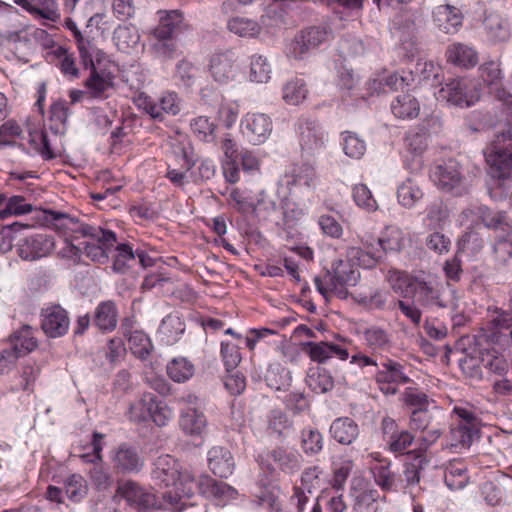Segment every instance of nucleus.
<instances>
[{
    "instance_id": "7ed1b4c3",
    "label": "nucleus",
    "mask_w": 512,
    "mask_h": 512,
    "mask_svg": "<svg viewBox=\"0 0 512 512\" xmlns=\"http://www.w3.org/2000/svg\"><path fill=\"white\" fill-rule=\"evenodd\" d=\"M416 287L412 298L422 307L424 312H434L439 309L456 310L458 307L456 291L448 288L435 277L422 275L416 279Z\"/></svg>"
},
{
    "instance_id": "c03bdc74",
    "label": "nucleus",
    "mask_w": 512,
    "mask_h": 512,
    "mask_svg": "<svg viewBox=\"0 0 512 512\" xmlns=\"http://www.w3.org/2000/svg\"><path fill=\"white\" fill-rule=\"evenodd\" d=\"M404 233L395 226H387L380 236V253L382 257L389 252H399L404 247Z\"/></svg>"
},
{
    "instance_id": "f03ea898",
    "label": "nucleus",
    "mask_w": 512,
    "mask_h": 512,
    "mask_svg": "<svg viewBox=\"0 0 512 512\" xmlns=\"http://www.w3.org/2000/svg\"><path fill=\"white\" fill-rule=\"evenodd\" d=\"M44 213L47 221L55 222L58 227L87 238V241H83V254L92 261L100 264L108 261L109 252L117 241L116 234L113 231L80 222L77 218L58 211L46 210Z\"/></svg>"
},
{
    "instance_id": "3c124183",
    "label": "nucleus",
    "mask_w": 512,
    "mask_h": 512,
    "mask_svg": "<svg viewBox=\"0 0 512 512\" xmlns=\"http://www.w3.org/2000/svg\"><path fill=\"white\" fill-rule=\"evenodd\" d=\"M175 79L186 88L194 86L200 77V69L187 59L180 60L176 65Z\"/></svg>"
},
{
    "instance_id": "2f4dec72",
    "label": "nucleus",
    "mask_w": 512,
    "mask_h": 512,
    "mask_svg": "<svg viewBox=\"0 0 512 512\" xmlns=\"http://www.w3.org/2000/svg\"><path fill=\"white\" fill-rule=\"evenodd\" d=\"M207 425L205 415L195 406H189L181 410L179 426L181 430L190 436H200Z\"/></svg>"
},
{
    "instance_id": "6e6d98bb",
    "label": "nucleus",
    "mask_w": 512,
    "mask_h": 512,
    "mask_svg": "<svg viewBox=\"0 0 512 512\" xmlns=\"http://www.w3.org/2000/svg\"><path fill=\"white\" fill-rule=\"evenodd\" d=\"M113 39L120 49L136 46L140 41L137 28L131 24L119 25L113 33Z\"/></svg>"
},
{
    "instance_id": "2eb2a0df",
    "label": "nucleus",
    "mask_w": 512,
    "mask_h": 512,
    "mask_svg": "<svg viewBox=\"0 0 512 512\" xmlns=\"http://www.w3.org/2000/svg\"><path fill=\"white\" fill-rule=\"evenodd\" d=\"M480 77L488 86L492 94L505 107L507 113L512 117V94L502 86L501 70L494 61L486 62L479 68Z\"/></svg>"
},
{
    "instance_id": "79ce46f5",
    "label": "nucleus",
    "mask_w": 512,
    "mask_h": 512,
    "mask_svg": "<svg viewBox=\"0 0 512 512\" xmlns=\"http://www.w3.org/2000/svg\"><path fill=\"white\" fill-rule=\"evenodd\" d=\"M166 372L172 381L184 383L194 375L195 367L187 358L176 357L168 362Z\"/></svg>"
},
{
    "instance_id": "6e6552de",
    "label": "nucleus",
    "mask_w": 512,
    "mask_h": 512,
    "mask_svg": "<svg viewBox=\"0 0 512 512\" xmlns=\"http://www.w3.org/2000/svg\"><path fill=\"white\" fill-rule=\"evenodd\" d=\"M430 178L443 192L460 196L466 192L464 178L455 160H448L442 164L433 166L430 170Z\"/></svg>"
},
{
    "instance_id": "e433bc0d",
    "label": "nucleus",
    "mask_w": 512,
    "mask_h": 512,
    "mask_svg": "<svg viewBox=\"0 0 512 512\" xmlns=\"http://www.w3.org/2000/svg\"><path fill=\"white\" fill-rule=\"evenodd\" d=\"M11 347L19 357L24 356L32 351H34L38 347V342L34 337V331L31 326L24 325L18 331H16L10 337Z\"/></svg>"
},
{
    "instance_id": "ddd939ff",
    "label": "nucleus",
    "mask_w": 512,
    "mask_h": 512,
    "mask_svg": "<svg viewBox=\"0 0 512 512\" xmlns=\"http://www.w3.org/2000/svg\"><path fill=\"white\" fill-rule=\"evenodd\" d=\"M54 247L53 236L40 233L20 239L16 244V252L23 261H37L49 256Z\"/></svg>"
},
{
    "instance_id": "39448f33",
    "label": "nucleus",
    "mask_w": 512,
    "mask_h": 512,
    "mask_svg": "<svg viewBox=\"0 0 512 512\" xmlns=\"http://www.w3.org/2000/svg\"><path fill=\"white\" fill-rule=\"evenodd\" d=\"M360 246H351L347 249V258L354 264L366 269L375 267L381 260L380 236H377L374 228L367 226L358 233Z\"/></svg>"
},
{
    "instance_id": "f257e3e1",
    "label": "nucleus",
    "mask_w": 512,
    "mask_h": 512,
    "mask_svg": "<svg viewBox=\"0 0 512 512\" xmlns=\"http://www.w3.org/2000/svg\"><path fill=\"white\" fill-rule=\"evenodd\" d=\"M151 477L159 488H168L162 497L172 505L182 498H191L197 489L205 497L220 501L235 499L237 495L235 488L208 475H202L196 481L190 472L180 471L178 462L170 455L156 459Z\"/></svg>"
},
{
    "instance_id": "bf43d9fd",
    "label": "nucleus",
    "mask_w": 512,
    "mask_h": 512,
    "mask_svg": "<svg viewBox=\"0 0 512 512\" xmlns=\"http://www.w3.org/2000/svg\"><path fill=\"white\" fill-rule=\"evenodd\" d=\"M268 430L283 437L285 431L292 429L293 421L280 409H273L267 415Z\"/></svg>"
},
{
    "instance_id": "4c0bfd02",
    "label": "nucleus",
    "mask_w": 512,
    "mask_h": 512,
    "mask_svg": "<svg viewBox=\"0 0 512 512\" xmlns=\"http://www.w3.org/2000/svg\"><path fill=\"white\" fill-rule=\"evenodd\" d=\"M391 465L390 461L383 460L371 468L375 483L384 492L396 491L399 487L397 474L392 471Z\"/></svg>"
},
{
    "instance_id": "338daca9",
    "label": "nucleus",
    "mask_w": 512,
    "mask_h": 512,
    "mask_svg": "<svg viewBox=\"0 0 512 512\" xmlns=\"http://www.w3.org/2000/svg\"><path fill=\"white\" fill-rule=\"evenodd\" d=\"M117 254L113 261L112 269L117 273H125L132 263L136 261V252L128 244H119L116 247Z\"/></svg>"
},
{
    "instance_id": "a878e982",
    "label": "nucleus",
    "mask_w": 512,
    "mask_h": 512,
    "mask_svg": "<svg viewBox=\"0 0 512 512\" xmlns=\"http://www.w3.org/2000/svg\"><path fill=\"white\" fill-rule=\"evenodd\" d=\"M485 158L494 177L505 178L508 176L512 167V150L498 148L491 144L485 150Z\"/></svg>"
},
{
    "instance_id": "f8f14e48",
    "label": "nucleus",
    "mask_w": 512,
    "mask_h": 512,
    "mask_svg": "<svg viewBox=\"0 0 512 512\" xmlns=\"http://www.w3.org/2000/svg\"><path fill=\"white\" fill-rule=\"evenodd\" d=\"M375 380L380 385L382 392L386 394H396L398 385H404L411 381L405 373V367L400 362L391 358H385L381 362L375 374Z\"/></svg>"
},
{
    "instance_id": "0eeeda50",
    "label": "nucleus",
    "mask_w": 512,
    "mask_h": 512,
    "mask_svg": "<svg viewBox=\"0 0 512 512\" xmlns=\"http://www.w3.org/2000/svg\"><path fill=\"white\" fill-rule=\"evenodd\" d=\"M453 413L457 416L450 430L449 445L454 448H469L477 435L479 420L476 414L467 408L455 406Z\"/></svg>"
},
{
    "instance_id": "dca6fc26",
    "label": "nucleus",
    "mask_w": 512,
    "mask_h": 512,
    "mask_svg": "<svg viewBox=\"0 0 512 512\" xmlns=\"http://www.w3.org/2000/svg\"><path fill=\"white\" fill-rule=\"evenodd\" d=\"M350 341L341 338L338 343L320 341V342H307L303 345V350L309 355L312 361L318 363H325L332 357H337L340 360H346L349 357L348 345Z\"/></svg>"
},
{
    "instance_id": "a18cd8bd",
    "label": "nucleus",
    "mask_w": 512,
    "mask_h": 512,
    "mask_svg": "<svg viewBox=\"0 0 512 512\" xmlns=\"http://www.w3.org/2000/svg\"><path fill=\"white\" fill-rule=\"evenodd\" d=\"M278 203L276 196L269 194L267 191H260L254 201L252 214L265 221L270 220L278 211Z\"/></svg>"
},
{
    "instance_id": "49530a36",
    "label": "nucleus",
    "mask_w": 512,
    "mask_h": 512,
    "mask_svg": "<svg viewBox=\"0 0 512 512\" xmlns=\"http://www.w3.org/2000/svg\"><path fill=\"white\" fill-rule=\"evenodd\" d=\"M427 220L430 230H443L449 222L450 212L442 200H435L427 207Z\"/></svg>"
},
{
    "instance_id": "9b49d317",
    "label": "nucleus",
    "mask_w": 512,
    "mask_h": 512,
    "mask_svg": "<svg viewBox=\"0 0 512 512\" xmlns=\"http://www.w3.org/2000/svg\"><path fill=\"white\" fill-rule=\"evenodd\" d=\"M440 97L456 106L469 107L480 99V91L466 78L453 79L439 91Z\"/></svg>"
},
{
    "instance_id": "a211bd4d",
    "label": "nucleus",
    "mask_w": 512,
    "mask_h": 512,
    "mask_svg": "<svg viewBox=\"0 0 512 512\" xmlns=\"http://www.w3.org/2000/svg\"><path fill=\"white\" fill-rule=\"evenodd\" d=\"M115 496L125 499L130 506L139 511H148L157 505L156 496L132 480L119 484Z\"/></svg>"
},
{
    "instance_id": "774afa93",
    "label": "nucleus",
    "mask_w": 512,
    "mask_h": 512,
    "mask_svg": "<svg viewBox=\"0 0 512 512\" xmlns=\"http://www.w3.org/2000/svg\"><path fill=\"white\" fill-rule=\"evenodd\" d=\"M305 83L301 79H295L287 82L283 87V99L291 105H298L307 94Z\"/></svg>"
},
{
    "instance_id": "4be33fe9",
    "label": "nucleus",
    "mask_w": 512,
    "mask_h": 512,
    "mask_svg": "<svg viewBox=\"0 0 512 512\" xmlns=\"http://www.w3.org/2000/svg\"><path fill=\"white\" fill-rule=\"evenodd\" d=\"M89 77L84 81L88 99L103 100L108 98V91L113 88L114 76L111 72L101 69L99 65L89 66Z\"/></svg>"
},
{
    "instance_id": "473e14b6",
    "label": "nucleus",
    "mask_w": 512,
    "mask_h": 512,
    "mask_svg": "<svg viewBox=\"0 0 512 512\" xmlns=\"http://www.w3.org/2000/svg\"><path fill=\"white\" fill-rule=\"evenodd\" d=\"M118 322V309L114 301L100 302L93 316L94 325L103 332L113 331Z\"/></svg>"
},
{
    "instance_id": "f3484780",
    "label": "nucleus",
    "mask_w": 512,
    "mask_h": 512,
    "mask_svg": "<svg viewBox=\"0 0 512 512\" xmlns=\"http://www.w3.org/2000/svg\"><path fill=\"white\" fill-rule=\"evenodd\" d=\"M70 326L68 312L58 304L50 305L41 311V328L50 338L64 336Z\"/></svg>"
},
{
    "instance_id": "4d7b16f0",
    "label": "nucleus",
    "mask_w": 512,
    "mask_h": 512,
    "mask_svg": "<svg viewBox=\"0 0 512 512\" xmlns=\"http://www.w3.org/2000/svg\"><path fill=\"white\" fill-rule=\"evenodd\" d=\"M76 42L85 69L94 64L100 65L101 57L104 56V53L96 49L91 40L83 36Z\"/></svg>"
},
{
    "instance_id": "680f3d73",
    "label": "nucleus",
    "mask_w": 512,
    "mask_h": 512,
    "mask_svg": "<svg viewBox=\"0 0 512 512\" xmlns=\"http://www.w3.org/2000/svg\"><path fill=\"white\" fill-rule=\"evenodd\" d=\"M220 355L227 372H231L240 364L242 356L238 343L229 340L221 342Z\"/></svg>"
},
{
    "instance_id": "20e7f679",
    "label": "nucleus",
    "mask_w": 512,
    "mask_h": 512,
    "mask_svg": "<svg viewBox=\"0 0 512 512\" xmlns=\"http://www.w3.org/2000/svg\"><path fill=\"white\" fill-rule=\"evenodd\" d=\"M332 36V29L327 25L307 27L299 31L287 44L285 53L289 58L303 59L310 50L316 49Z\"/></svg>"
},
{
    "instance_id": "6ab92c4d",
    "label": "nucleus",
    "mask_w": 512,
    "mask_h": 512,
    "mask_svg": "<svg viewBox=\"0 0 512 512\" xmlns=\"http://www.w3.org/2000/svg\"><path fill=\"white\" fill-rule=\"evenodd\" d=\"M111 463L117 473H138L144 466V459L136 447L127 443L120 444L111 452Z\"/></svg>"
},
{
    "instance_id": "603ef678",
    "label": "nucleus",
    "mask_w": 512,
    "mask_h": 512,
    "mask_svg": "<svg viewBox=\"0 0 512 512\" xmlns=\"http://www.w3.org/2000/svg\"><path fill=\"white\" fill-rule=\"evenodd\" d=\"M287 178L290 180L287 181V185H305L312 186L315 183L316 179V171L312 164L303 163L302 165H295L290 174H286Z\"/></svg>"
},
{
    "instance_id": "72a5a7b5",
    "label": "nucleus",
    "mask_w": 512,
    "mask_h": 512,
    "mask_svg": "<svg viewBox=\"0 0 512 512\" xmlns=\"http://www.w3.org/2000/svg\"><path fill=\"white\" fill-rule=\"evenodd\" d=\"M330 433L334 440L342 445L352 444L359 435L357 423L349 417L335 419L330 426Z\"/></svg>"
},
{
    "instance_id": "13d9d810",
    "label": "nucleus",
    "mask_w": 512,
    "mask_h": 512,
    "mask_svg": "<svg viewBox=\"0 0 512 512\" xmlns=\"http://www.w3.org/2000/svg\"><path fill=\"white\" fill-rule=\"evenodd\" d=\"M301 448L307 455L318 454L323 448V436L316 428H304L301 432Z\"/></svg>"
},
{
    "instance_id": "09e8293b",
    "label": "nucleus",
    "mask_w": 512,
    "mask_h": 512,
    "mask_svg": "<svg viewBox=\"0 0 512 512\" xmlns=\"http://www.w3.org/2000/svg\"><path fill=\"white\" fill-rule=\"evenodd\" d=\"M154 397L155 395L152 393H144L140 399L132 403L128 410L129 419L135 422L149 420L154 405Z\"/></svg>"
},
{
    "instance_id": "ea45409f",
    "label": "nucleus",
    "mask_w": 512,
    "mask_h": 512,
    "mask_svg": "<svg viewBox=\"0 0 512 512\" xmlns=\"http://www.w3.org/2000/svg\"><path fill=\"white\" fill-rule=\"evenodd\" d=\"M363 337L367 347L373 351H387L392 347L391 334L380 326L366 328Z\"/></svg>"
},
{
    "instance_id": "423d86ee",
    "label": "nucleus",
    "mask_w": 512,
    "mask_h": 512,
    "mask_svg": "<svg viewBox=\"0 0 512 512\" xmlns=\"http://www.w3.org/2000/svg\"><path fill=\"white\" fill-rule=\"evenodd\" d=\"M136 106L153 120L162 122L165 115L176 116L181 111V100L176 92H163L157 99L140 93L135 99Z\"/></svg>"
},
{
    "instance_id": "c9c22d12",
    "label": "nucleus",
    "mask_w": 512,
    "mask_h": 512,
    "mask_svg": "<svg viewBox=\"0 0 512 512\" xmlns=\"http://www.w3.org/2000/svg\"><path fill=\"white\" fill-rule=\"evenodd\" d=\"M391 111L398 119H414L420 113V104L413 95L401 94L391 102Z\"/></svg>"
},
{
    "instance_id": "aec40b11",
    "label": "nucleus",
    "mask_w": 512,
    "mask_h": 512,
    "mask_svg": "<svg viewBox=\"0 0 512 512\" xmlns=\"http://www.w3.org/2000/svg\"><path fill=\"white\" fill-rule=\"evenodd\" d=\"M237 60L232 50L214 54L209 64V72L213 79L220 84L234 80L239 72Z\"/></svg>"
},
{
    "instance_id": "c85d7f7f",
    "label": "nucleus",
    "mask_w": 512,
    "mask_h": 512,
    "mask_svg": "<svg viewBox=\"0 0 512 512\" xmlns=\"http://www.w3.org/2000/svg\"><path fill=\"white\" fill-rule=\"evenodd\" d=\"M123 334L128 339L131 352L139 359L146 360L153 348L150 338L139 330H132L131 321L125 319L122 324Z\"/></svg>"
},
{
    "instance_id": "5fc2aeb1",
    "label": "nucleus",
    "mask_w": 512,
    "mask_h": 512,
    "mask_svg": "<svg viewBox=\"0 0 512 512\" xmlns=\"http://www.w3.org/2000/svg\"><path fill=\"white\" fill-rule=\"evenodd\" d=\"M397 197L401 205L411 208L423 197V191L409 178L398 187Z\"/></svg>"
},
{
    "instance_id": "7c9ffc66",
    "label": "nucleus",
    "mask_w": 512,
    "mask_h": 512,
    "mask_svg": "<svg viewBox=\"0 0 512 512\" xmlns=\"http://www.w3.org/2000/svg\"><path fill=\"white\" fill-rule=\"evenodd\" d=\"M351 260L344 261L339 259L332 264V272H326V278L330 280V284L335 283L337 287L354 286L359 277V271L350 263Z\"/></svg>"
},
{
    "instance_id": "052dcab7",
    "label": "nucleus",
    "mask_w": 512,
    "mask_h": 512,
    "mask_svg": "<svg viewBox=\"0 0 512 512\" xmlns=\"http://www.w3.org/2000/svg\"><path fill=\"white\" fill-rule=\"evenodd\" d=\"M481 491L486 503L491 506L501 505L505 502L508 493L512 495L509 489L502 485V481L499 484L487 481L482 485Z\"/></svg>"
},
{
    "instance_id": "0e129e2a",
    "label": "nucleus",
    "mask_w": 512,
    "mask_h": 512,
    "mask_svg": "<svg viewBox=\"0 0 512 512\" xmlns=\"http://www.w3.org/2000/svg\"><path fill=\"white\" fill-rule=\"evenodd\" d=\"M341 136L344 153L350 158L360 159L366 151L365 141L350 131L342 132Z\"/></svg>"
},
{
    "instance_id": "de8ad7c7",
    "label": "nucleus",
    "mask_w": 512,
    "mask_h": 512,
    "mask_svg": "<svg viewBox=\"0 0 512 512\" xmlns=\"http://www.w3.org/2000/svg\"><path fill=\"white\" fill-rule=\"evenodd\" d=\"M227 28L230 32L240 37H256L260 34L262 28L260 24L246 17H234L227 23Z\"/></svg>"
},
{
    "instance_id": "58836bf2",
    "label": "nucleus",
    "mask_w": 512,
    "mask_h": 512,
    "mask_svg": "<svg viewBox=\"0 0 512 512\" xmlns=\"http://www.w3.org/2000/svg\"><path fill=\"white\" fill-rule=\"evenodd\" d=\"M444 481L450 490L464 488L469 481L466 465L460 460H453L445 468Z\"/></svg>"
},
{
    "instance_id": "5701e85b",
    "label": "nucleus",
    "mask_w": 512,
    "mask_h": 512,
    "mask_svg": "<svg viewBox=\"0 0 512 512\" xmlns=\"http://www.w3.org/2000/svg\"><path fill=\"white\" fill-rule=\"evenodd\" d=\"M463 13L453 5H439L433 11V21L445 34H455L463 24Z\"/></svg>"
},
{
    "instance_id": "f704fd0d",
    "label": "nucleus",
    "mask_w": 512,
    "mask_h": 512,
    "mask_svg": "<svg viewBox=\"0 0 512 512\" xmlns=\"http://www.w3.org/2000/svg\"><path fill=\"white\" fill-rule=\"evenodd\" d=\"M182 20V13L178 10L166 11L165 15L160 17L158 25L153 29V36L158 41L172 40L178 32Z\"/></svg>"
},
{
    "instance_id": "e2e57ef3",
    "label": "nucleus",
    "mask_w": 512,
    "mask_h": 512,
    "mask_svg": "<svg viewBox=\"0 0 512 512\" xmlns=\"http://www.w3.org/2000/svg\"><path fill=\"white\" fill-rule=\"evenodd\" d=\"M423 274L420 275H409L404 271H389V281L391 284V288L396 293H403L405 290L411 289V292H414L416 287V279H421Z\"/></svg>"
},
{
    "instance_id": "37998d69",
    "label": "nucleus",
    "mask_w": 512,
    "mask_h": 512,
    "mask_svg": "<svg viewBox=\"0 0 512 512\" xmlns=\"http://www.w3.org/2000/svg\"><path fill=\"white\" fill-rule=\"evenodd\" d=\"M478 212L482 223L487 228L510 232L511 226L506 212L492 210L486 206L479 207Z\"/></svg>"
},
{
    "instance_id": "bb28decb",
    "label": "nucleus",
    "mask_w": 512,
    "mask_h": 512,
    "mask_svg": "<svg viewBox=\"0 0 512 512\" xmlns=\"http://www.w3.org/2000/svg\"><path fill=\"white\" fill-rule=\"evenodd\" d=\"M445 56L448 63L460 68L469 69L478 63L477 51L472 46L461 42L448 45Z\"/></svg>"
},
{
    "instance_id": "1a4fd4ad",
    "label": "nucleus",
    "mask_w": 512,
    "mask_h": 512,
    "mask_svg": "<svg viewBox=\"0 0 512 512\" xmlns=\"http://www.w3.org/2000/svg\"><path fill=\"white\" fill-rule=\"evenodd\" d=\"M353 512H377L378 501L386 500L379 491L363 477H354L350 484Z\"/></svg>"
},
{
    "instance_id": "b1692460",
    "label": "nucleus",
    "mask_w": 512,
    "mask_h": 512,
    "mask_svg": "<svg viewBox=\"0 0 512 512\" xmlns=\"http://www.w3.org/2000/svg\"><path fill=\"white\" fill-rule=\"evenodd\" d=\"M512 330V316L506 311H496L483 329V336L487 342L498 344L503 337L510 336Z\"/></svg>"
},
{
    "instance_id": "412c9836",
    "label": "nucleus",
    "mask_w": 512,
    "mask_h": 512,
    "mask_svg": "<svg viewBox=\"0 0 512 512\" xmlns=\"http://www.w3.org/2000/svg\"><path fill=\"white\" fill-rule=\"evenodd\" d=\"M241 126L243 135L253 145L264 143L272 131V121L263 113L247 114Z\"/></svg>"
},
{
    "instance_id": "69168bd1",
    "label": "nucleus",
    "mask_w": 512,
    "mask_h": 512,
    "mask_svg": "<svg viewBox=\"0 0 512 512\" xmlns=\"http://www.w3.org/2000/svg\"><path fill=\"white\" fill-rule=\"evenodd\" d=\"M271 66L266 57L253 55L250 62V79L257 83H266L270 79Z\"/></svg>"
},
{
    "instance_id": "864d4df0",
    "label": "nucleus",
    "mask_w": 512,
    "mask_h": 512,
    "mask_svg": "<svg viewBox=\"0 0 512 512\" xmlns=\"http://www.w3.org/2000/svg\"><path fill=\"white\" fill-rule=\"evenodd\" d=\"M493 259L498 268L506 267L512 259V237L510 232L497 238L493 245Z\"/></svg>"
},
{
    "instance_id": "393cba45",
    "label": "nucleus",
    "mask_w": 512,
    "mask_h": 512,
    "mask_svg": "<svg viewBox=\"0 0 512 512\" xmlns=\"http://www.w3.org/2000/svg\"><path fill=\"white\" fill-rule=\"evenodd\" d=\"M209 469L216 476L228 478L232 475L235 462L231 452L224 447L214 446L207 454Z\"/></svg>"
},
{
    "instance_id": "cd10ccee",
    "label": "nucleus",
    "mask_w": 512,
    "mask_h": 512,
    "mask_svg": "<svg viewBox=\"0 0 512 512\" xmlns=\"http://www.w3.org/2000/svg\"><path fill=\"white\" fill-rule=\"evenodd\" d=\"M413 456V461L405 462L403 465V478H398L400 489L404 492L413 493V489L417 487L421 480V473L427 464L425 455L409 454Z\"/></svg>"
},
{
    "instance_id": "a19ab883",
    "label": "nucleus",
    "mask_w": 512,
    "mask_h": 512,
    "mask_svg": "<svg viewBox=\"0 0 512 512\" xmlns=\"http://www.w3.org/2000/svg\"><path fill=\"white\" fill-rule=\"evenodd\" d=\"M184 331V322L179 316L172 314L167 315L159 327L161 339L168 345L176 343Z\"/></svg>"
},
{
    "instance_id": "c756f323",
    "label": "nucleus",
    "mask_w": 512,
    "mask_h": 512,
    "mask_svg": "<svg viewBox=\"0 0 512 512\" xmlns=\"http://www.w3.org/2000/svg\"><path fill=\"white\" fill-rule=\"evenodd\" d=\"M267 459L273 460L278 468L286 474L297 473L302 466V456L295 450L284 447H275L267 453Z\"/></svg>"
},
{
    "instance_id": "9d476101",
    "label": "nucleus",
    "mask_w": 512,
    "mask_h": 512,
    "mask_svg": "<svg viewBox=\"0 0 512 512\" xmlns=\"http://www.w3.org/2000/svg\"><path fill=\"white\" fill-rule=\"evenodd\" d=\"M298 136L301 153L307 159L320 155L325 149L324 132L318 122L311 119H300Z\"/></svg>"
},
{
    "instance_id": "8fccbe9b",
    "label": "nucleus",
    "mask_w": 512,
    "mask_h": 512,
    "mask_svg": "<svg viewBox=\"0 0 512 512\" xmlns=\"http://www.w3.org/2000/svg\"><path fill=\"white\" fill-rule=\"evenodd\" d=\"M420 433L421 435L417 439L418 447L409 451L408 454L425 455V452L440 439L443 428L440 424L434 422Z\"/></svg>"
},
{
    "instance_id": "4468645a",
    "label": "nucleus",
    "mask_w": 512,
    "mask_h": 512,
    "mask_svg": "<svg viewBox=\"0 0 512 512\" xmlns=\"http://www.w3.org/2000/svg\"><path fill=\"white\" fill-rule=\"evenodd\" d=\"M381 430L389 451L394 454H408L407 449L416 441L411 430L400 429L397 422L391 417L382 419Z\"/></svg>"
}]
</instances>
